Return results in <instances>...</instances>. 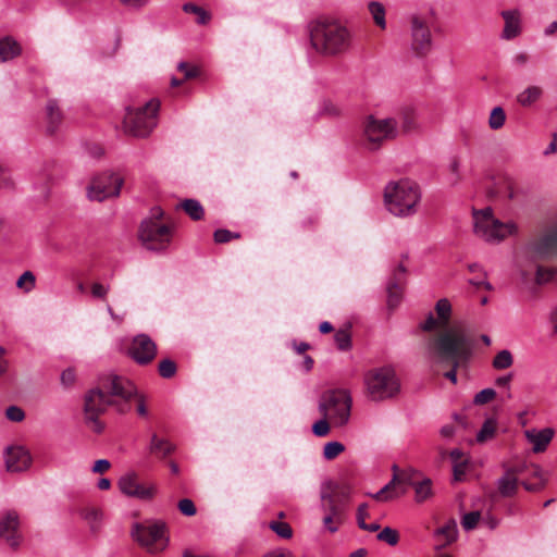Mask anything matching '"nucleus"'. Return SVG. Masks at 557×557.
Here are the masks:
<instances>
[{
    "label": "nucleus",
    "instance_id": "56",
    "mask_svg": "<svg viewBox=\"0 0 557 557\" xmlns=\"http://www.w3.org/2000/svg\"><path fill=\"white\" fill-rule=\"evenodd\" d=\"M109 289H110L109 286H106L99 282H95L90 286V294L95 299L106 301Z\"/></svg>",
    "mask_w": 557,
    "mask_h": 557
},
{
    "label": "nucleus",
    "instance_id": "36",
    "mask_svg": "<svg viewBox=\"0 0 557 557\" xmlns=\"http://www.w3.org/2000/svg\"><path fill=\"white\" fill-rule=\"evenodd\" d=\"M181 207L195 221L201 220L203 216V208L197 200L185 199Z\"/></svg>",
    "mask_w": 557,
    "mask_h": 557
},
{
    "label": "nucleus",
    "instance_id": "3",
    "mask_svg": "<svg viewBox=\"0 0 557 557\" xmlns=\"http://www.w3.org/2000/svg\"><path fill=\"white\" fill-rule=\"evenodd\" d=\"M430 352L435 364L446 368L443 375L457 383V371L467 368L474 348L473 338L459 330L435 334L430 341Z\"/></svg>",
    "mask_w": 557,
    "mask_h": 557
},
{
    "label": "nucleus",
    "instance_id": "48",
    "mask_svg": "<svg viewBox=\"0 0 557 557\" xmlns=\"http://www.w3.org/2000/svg\"><path fill=\"white\" fill-rule=\"evenodd\" d=\"M84 149L87 154L95 160H99L106 153L104 147L99 141H86Z\"/></svg>",
    "mask_w": 557,
    "mask_h": 557
},
{
    "label": "nucleus",
    "instance_id": "26",
    "mask_svg": "<svg viewBox=\"0 0 557 557\" xmlns=\"http://www.w3.org/2000/svg\"><path fill=\"white\" fill-rule=\"evenodd\" d=\"M434 535L438 540V549L444 548L457 540L458 529L455 519H449L443 527L435 530Z\"/></svg>",
    "mask_w": 557,
    "mask_h": 557
},
{
    "label": "nucleus",
    "instance_id": "50",
    "mask_svg": "<svg viewBox=\"0 0 557 557\" xmlns=\"http://www.w3.org/2000/svg\"><path fill=\"white\" fill-rule=\"evenodd\" d=\"M333 423L330 419L322 417L312 425V432L319 437L326 436L330 433Z\"/></svg>",
    "mask_w": 557,
    "mask_h": 557
},
{
    "label": "nucleus",
    "instance_id": "19",
    "mask_svg": "<svg viewBox=\"0 0 557 557\" xmlns=\"http://www.w3.org/2000/svg\"><path fill=\"white\" fill-rule=\"evenodd\" d=\"M397 125L398 122L394 117L377 120L373 115H369L363 123V128L368 139H374L373 135L398 136Z\"/></svg>",
    "mask_w": 557,
    "mask_h": 557
},
{
    "label": "nucleus",
    "instance_id": "55",
    "mask_svg": "<svg viewBox=\"0 0 557 557\" xmlns=\"http://www.w3.org/2000/svg\"><path fill=\"white\" fill-rule=\"evenodd\" d=\"M496 392L493 388H485L479 392L473 399L475 405H485L496 398Z\"/></svg>",
    "mask_w": 557,
    "mask_h": 557
},
{
    "label": "nucleus",
    "instance_id": "41",
    "mask_svg": "<svg viewBox=\"0 0 557 557\" xmlns=\"http://www.w3.org/2000/svg\"><path fill=\"white\" fill-rule=\"evenodd\" d=\"M36 276L32 271H25L16 281V287L24 293H29L35 288Z\"/></svg>",
    "mask_w": 557,
    "mask_h": 557
},
{
    "label": "nucleus",
    "instance_id": "53",
    "mask_svg": "<svg viewBox=\"0 0 557 557\" xmlns=\"http://www.w3.org/2000/svg\"><path fill=\"white\" fill-rule=\"evenodd\" d=\"M136 405V411L140 417H146L148 414V409L145 403V397L140 395L135 387V395L129 398V406L132 407V404Z\"/></svg>",
    "mask_w": 557,
    "mask_h": 557
},
{
    "label": "nucleus",
    "instance_id": "11",
    "mask_svg": "<svg viewBox=\"0 0 557 557\" xmlns=\"http://www.w3.org/2000/svg\"><path fill=\"white\" fill-rule=\"evenodd\" d=\"M163 210L153 208L151 215L145 219L139 227V239L149 250H163L172 239V227L162 222Z\"/></svg>",
    "mask_w": 557,
    "mask_h": 557
},
{
    "label": "nucleus",
    "instance_id": "40",
    "mask_svg": "<svg viewBox=\"0 0 557 557\" xmlns=\"http://www.w3.org/2000/svg\"><path fill=\"white\" fill-rule=\"evenodd\" d=\"M496 428H497V425H496L495 420L487 419L483 423L481 430L479 431V433L476 435V441L479 443H484V442L491 440L496 433Z\"/></svg>",
    "mask_w": 557,
    "mask_h": 557
},
{
    "label": "nucleus",
    "instance_id": "64",
    "mask_svg": "<svg viewBox=\"0 0 557 557\" xmlns=\"http://www.w3.org/2000/svg\"><path fill=\"white\" fill-rule=\"evenodd\" d=\"M262 557H295L294 554L286 549V548H276L273 549L267 554H264Z\"/></svg>",
    "mask_w": 557,
    "mask_h": 557
},
{
    "label": "nucleus",
    "instance_id": "4",
    "mask_svg": "<svg viewBox=\"0 0 557 557\" xmlns=\"http://www.w3.org/2000/svg\"><path fill=\"white\" fill-rule=\"evenodd\" d=\"M310 42L320 54L335 57L348 51L351 44L349 30L336 20L321 17L310 23Z\"/></svg>",
    "mask_w": 557,
    "mask_h": 557
},
{
    "label": "nucleus",
    "instance_id": "9",
    "mask_svg": "<svg viewBox=\"0 0 557 557\" xmlns=\"http://www.w3.org/2000/svg\"><path fill=\"white\" fill-rule=\"evenodd\" d=\"M474 233L487 243L498 244L518 232L513 222L504 223L497 220L491 208L473 210Z\"/></svg>",
    "mask_w": 557,
    "mask_h": 557
},
{
    "label": "nucleus",
    "instance_id": "7",
    "mask_svg": "<svg viewBox=\"0 0 557 557\" xmlns=\"http://www.w3.org/2000/svg\"><path fill=\"white\" fill-rule=\"evenodd\" d=\"M132 539L147 553L158 555L169 546L166 523L162 520L146 519L132 524Z\"/></svg>",
    "mask_w": 557,
    "mask_h": 557
},
{
    "label": "nucleus",
    "instance_id": "13",
    "mask_svg": "<svg viewBox=\"0 0 557 557\" xmlns=\"http://www.w3.org/2000/svg\"><path fill=\"white\" fill-rule=\"evenodd\" d=\"M124 180L113 173H102L95 176L88 187V197L91 200L103 201L120 195Z\"/></svg>",
    "mask_w": 557,
    "mask_h": 557
},
{
    "label": "nucleus",
    "instance_id": "43",
    "mask_svg": "<svg viewBox=\"0 0 557 557\" xmlns=\"http://www.w3.org/2000/svg\"><path fill=\"white\" fill-rule=\"evenodd\" d=\"M334 338L339 350H348L350 348L351 335L348 327L338 330Z\"/></svg>",
    "mask_w": 557,
    "mask_h": 557
},
{
    "label": "nucleus",
    "instance_id": "5",
    "mask_svg": "<svg viewBox=\"0 0 557 557\" xmlns=\"http://www.w3.org/2000/svg\"><path fill=\"white\" fill-rule=\"evenodd\" d=\"M421 197L420 186L409 178L389 182L384 188V207L394 216L409 218L418 212Z\"/></svg>",
    "mask_w": 557,
    "mask_h": 557
},
{
    "label": "nucleus",
    "instance_id": "62",
    "mask_svg": "<svg viewBox=\"0 0 557 557\" xmlns=\"http://www.w3.org/2000/svg\"><path fill=\"white\" fill-rule=\"evenodd\" d=\"M467 469V462L453 465L454 481L459 482L462 480Z\"/></svg>",
    "mask_w": 557,
    "mask_h": 557
},
{
    "label": "nucleus",
    "instance_id": "34",
    "mask_svg": "<svg viewBox=\"0 0 557 557\" xmlns=\"http://www.w3.org/2000/svg\"><path fill=\"white\" fill-rule=\"evenodd\" d=\"M513 364V356L511 351L508 349H503L498 351L493 360H492V367L494 370L502 371L507 370L511 368Z\"/></svg>",
    "mask_w": 557,
    "mask_h": 557
},
{
    "label": "nucleus",
    "instance_id": "38",
    "mask_svg": "<svg viewBox=\"0 0 557 557\" xmlns=\"http://www.w3.org/2000/svg\"><path fill=\"white\" fill-rule=\"evenodd\" d=\"M369 11L373 17L374 23L382 29L386 27L385 22V8L382 3L372 1L368 5Z\"/></svg>",
    "mask_w": 557,
    "mask_h": 557
},
{
    "label": "nucleus",
    "instance_id": "44",
    "mask_svg": "<svg viewBox=\"0 0 557 557\" xmlns=\"http://www.w3.org/2000/svg\"><path fill=\"white\" fill-rule=\"evenodd\" d=\"M376 537L379 541L385 542L391 546H395L399 542L398 531L389 527H385L384 529H382L381 532L376 535Z\"/></svg>",
    "mask_w": 557,
    "mask_h": 557
},
{
    "label": "nucleus",
    "instance_id": "14",
    "mask_svg": "<svg viewBox=\"0 0 557 557\" xmlns=\"http://www.w3.org/2000/svg\"><path fill=\"white\" fill-rule=\"evenodd\" d=\"M435 311L437 318H434L433 314H429L422 324L423 331L430 332L437 329L438 332L436 334H442L447 330H459L463 333H468L461 323L450 325L451 305L448 299H440L435 305Z\"/></svg>",
    "mask_w": 557,
    "mask_h": 557
},
{
    "label": "nucleus",
    "instance_id": "45",
    "mask_svg": "<svg viewBox=\"0 0 557 557\" xmlns=\"http://www.w3.org/2000/svg\"><path fill=\"white\" fill-rule=\"evenodd\" d=\"M345 450V446L339 442H329L324 445L323 456L326 460H333Z\"/></svg>",
    "mask_w": 557,
    "mask_h": 557
},
{
    "label": "nucleus",
    "instance_id": "31",
    "mask_svg": "<svg viewBox=\"0 0 557 557\" xmlns=\"http://www.w3.org/2000/svg\"><path fill=\"white\" fill-rule=\"evenodd\" d=\"M175 450V446L168 440L158 437L157 434H152L150 441V453L156 455L158 458H166Z\"/></svg>",
    "mask_w": 557,
    "mask_h": 557
},
{
    "label": "nucleus",
    "instance_id": "59",
    "mask_svg": "<svg viewBox=\"0 0 557 557\" xmlns=\"http://www.w3.org/2000/svg\"><path fill=\"white\" fill-rule=\"evenodd\" d=\"M356 516L358 527H364L366 518L369 517V505L367 503L360 504L357 508Z\"/></svg>",
    "mask_w": 557,
    "mask_h": 557
},
{
    "label": "nucleus",
    "instance_id": "2",
    "mask_svg": "<svg viewBox=\"0 0 557 557\" xmlns=\"http://www.w3.org/2000/svg\"><path fill=\"white\" fill-rule=\"evenodd\" d=\"M554 260H557V219L528 242L517 259V267L524 282L534 280L542 285L550 282L557 274V268L545 265Z\"/></svg>",
    "mask_w": 557,
    "mask_h": 557
},
{
    "label": "nucleus",
    "instance_id": "47",
    "mask_svg": "<svg viewBox=\"0 0 557 557\" xmlns=\"http://www.w3.org/2000/svg\"><path fill=\"white\" fill-rule=\"evenodd\" d=\"M505 120H506V114H505L504 109L500 107H496L491 112L488 123H490L491 128L498 129L504 125Z\"/></svg>",
    "mask_w": 557,
    "mask_h": 557
},
{
    "label": "nucleus",
    "instance_id": "8",
    "mask_svg": "<svg viewBox=\"0 0 557 557\" xmlns=\"http://www.w3.org/2000/svg\"><path fill=\"white\" fill-rule=\"evenodd\" d=\"M160 100L150 99L144 106L136 109L127 108L123 120L124 133L132 137H148L158 123Z\"/></svg>",
    "mask_w": 557,
    "mask_h": 557
},
{
    "label": "nucleus",
    "instance_id": "30",
    "mask_svg": "<svg viewBox=\"0 0 557 557\" xmlns=\"http://www.w3.org/2000/svg\"><path fill=\"white\" fill-rule=\"evenodd\" d=\"M22 53L20 44L11 37L0 40V62H5L18 57Z\"/></svg>",
    "mask_w": 557,
    "mask_h": 557
},
{
    "label": "nucleus",
    "instance_id": "20",
    "mask_svg": "<svg viewBox=\"0 0 557 557\" xmlns=\"http://www.w3.org/2000/svg\"><path fill=\"white\" fill-rule=\"evenodd\" d=\"M406 274L407 270L403 264H399L393 272L387 284V306L389 310H394L401 301Z\"/></svg>",
    "mask_w": 557,
    "mask_h": 557
},
{
    "label": "nucleus",
    "instance_id": "17",
    "mask_svg": "<svg viewBox=\"0 0 557 557\" xmlns=\"http://www.w3.org/2000/svg\"><path fill=\"white\" fill-rule=\"evenodd\" d=\"M129 355L137 363L148 364L157 355V345L148 335L139 334L132 341Z\"/></svg>",
    "mask_w": 557,
    "mask_h": 557
},
{
    "label": "nucleus",
    "instance_id": "58",
    "mask_svg": "<svg viewBox=\"0 0 557 557\" xmlns=\"http://www.w3.org/2000/svg\"><path fill=\"white\" fill-rule=\"evenodd\" d=\"M5 417L13 422H21L25 418L24 411L16 406H10L5 410Z\"/></svg>",
    "mask_w": 557,
    "mask_h": 557
},
{
    "label": "nucleus",
    "instance_id": "22",
    "mask_svg": "<svg viewBox=\"0 0 557 557\" xmlns=\"http://www.w3.org/2000/svg\"><path fill=\"white\" fill-rule=\"evenodd\" d=\"M47 134L53 136L64 121V112L57 99H49L45 107Z\"/></svg>",
    "mask_w": 557,
    "mask_h": 557
},
{
    "label": "nucleus",
    "instance_id": "27",
    "mask_svg": "<svg viewBox=\"0 0 557 557\" xmlns=\"http://www.w3.org/2000/svg\"><path fill=\"white\" fill-rule=\"evenodd\" d=\"M502 16L505 21V27L503 29V38L512 39L520 34V14L517 10L503 11Z\"/></svg>",
    "mask_w": 557,
    "mask_h": 557
},
{
    "label": "nucleus",
    "instance_id": "54",
    "mask_svg": "<svg viewBox=\"0 0 557 557\" xmlns=\"http://www.w3.org/2000/svg\"><path fill=\"white\" fill-rule=\"evenodd\" d=\"M180 512L186 517H193L197 513V508L194 502L189 498H183L177 503Z\"/></svg>",
    "mask_w": 557,
    "mask_h": 557
},
{
    "label": "nucleus",
    "instance_id": "60",
    "mask_svg": "<svg viewBox=\"0 0 557 557\" xmlns=\"http://www.w3.org/2000/svg\"><path fill=\"white\" fill-rule=\"evenodd\" d=\"M214 242L218 243V244H224V243H228L230 240L233 239V233L231 231H227V230H216L214 232Z\"/></svg>",
    "mask_w": 557,
    "mask_h": 557
},
{
    "label": "nucleus",
    "instance_id": "33",
    "mask_svg": "<svg viewBox=\"0 0 557 557\" xmlns=\"http://www.w3.org/2000/svg\"><path fill=\"white\" fill-rule=\"evenodd\" d=\"M398 478H392V480L383 486L377 493L372 494L371 497L377 502H387L393 498H396L400 492H398L399 486L397 484Z\"/></svg>",
    "mask_w": 557,
    "mask_h": 557
},
{
    "label": "nucleus",
    "instance_id": "16",
    "mask_svg": "<svg viewBox=\"0 0 557 557\" xmlns=\"http://www.w3.org/2000/svg\"><path fill=\"white\" fill-rule=\"evenodd\" d=\"M120 491L129 497H135L141 500H150L154 497L157 488L154 485H143L138 482L135 473H128L119 480Z\"/></svg>",
    "mask_w": 557,
    "mask_h": 557
},
{
    "label": "nucleus",
    "instance_id": "12",
    "mask_svg": "<svg viewBox=\"0 0 557 557\" xmlns=\"http://www.w3.org/2000/svg\"><path fill=\"white\" fill-rule=\"evenodd\" d=\"M364 383L368 396L374 401L392 398L400 388L396 373L391 367L370 370L366 375Z\"/></svg>",
    "mask_w": 557,
    "mask_h": 557
},
{
    "label": "nucleus",
    "instance_id": "23",
    "mask_svg": "<svg viewBox=\"0 0 557 557\" xmlns=\"http://www.w3.org/2000/svg\"><path fill=\"white\" fill-rule=\"evenodd\" d=\"M490 196H500L512 200L516 197V183L507 174H497L493 177V183L488 187Z\"/></svg>",
    "mask_w": 557,
    "mask_h": 557
},
{
    "label": "nucleus",
    "instance_id": "28",
    "mask_svg": "<svg viewBox=\"0 0 557 557\" xmlns=\"http://www.w3.org/2000/svg\"><path fill=\"white\" fill-rule=\"evenodd\" d=\"M81 516L89 525L92 534H98L103 519V511L100 507L88 505L81 510Z\"/></svg>",
    "mask_w": 557,
    "mask_h": 557
},
{
    "label": "nucleus",
    "instance_id": "24",
    "mask_svg": "<svg viewBox=\"0 0 557 557\" xmlns=\"http://www.w3.org/2000/svg\"><path fill=\"white\" fill-rule=\"evenodd\" d=\"M521 467L508 468L505 474L499 479L498 491L504 497H510L516 494L519 484V475L522 474Z\"/></svg>",
    "mask_w": 557,
    "mask_h": 557
},
{
    "label": "nucleus",
    "instance_id": "6",
    "mask_svg": "<svg viewBox=\"0 0 557 557\" xmlns=\"http://www.w3.org/2000/svg\"><path fill=\"white\" fill-rule=\"evenodd\" d=\"M349 498L350 486L346 483L329 482L322 487L323 524L330 532H336L345 521Z\"/></svg>",
    "mask_w": 557,
    "mask_h": 557
},
{
    "label": "nucleus",
    "instance_id": "18",
    "mask_svg": "<svg viewBox=\"0 0 557 557\" xmlns=\"http://www.w3.org/2000/svg\"><path fill=\"white\" fill-rule=\"evenodd\" d=\"M0 537L12 548H17L20 546V517L16 511L9 510L1 518Z\"/></svg>",
    "mask_w": 557,
    "mask_h": 557
},
{
    "label": "nucleus",
    "instance_id": "46",
    "mask_svg": "<svg viewBox=\"0 0 557 557\" xmlns=\"http://www.w3.org/2000/svg\"><path fill=\"white\" fill-rule=\"evenodd\" d=\"M393 478H398L397 484L400 488V493H405V485H412L414 486V482L412 480V474L408 471H400L397 466L393 467Z\"/></svg>",
    "mask_w": 557,
    "mask_h": 557
},
{
    "label": "nucleus",
    "instance_id": "35",
    "mask_svg": "<svg viewBox=\"0 0 557 557\" xmlns=\"http://www.w3.org/2000/svg\"><path fill=\"white\" fill-rule=\"evenodd\" d=\"M183 11L185 13H190L196 15V22L200 25H206L211 20V14L206 11L203 8L198 7L194 3H185L183 5Z\"/></svg>",
    "mask_w": 557,
    "mask_h": 557
},
{
    "label": "nucleus",
    "instance_id": "32",
    "mask_svg": "<svg viewBox=\"0 0 557 557\" xmlns=\"http://www.w3.org/2000/svg\"><path fill=\"white\" fill-rule=\"evenodd\" d=\"M543 95V89L539 86H529L517 96V102L524 108L534 104Z\"/></svg>",
    "mask_w": 557,
    "mask_h": 557
},
{
    "label": "nucleus",
    "instance_id": "63",
    "mask_svg": "<svg viewBox=\"0 0 557 557\" xmlns=\"http://www.w3.org/2000/svg\"><path fill=\"white\" fill-rule=\"evenodd\" d=\"M513 379L512 373H508L506 375L498 376L495 380V385L500 388L510 389V383Z\"/></svg>",
    "mask_w": 557,
    "mask_h": 557
},
{
    "label": "nucleus",
    "instance_id": "42",
    "mask_svg": "<svg viewBox=\"0 0 557 557\" xmlns=\"http://www.w3.org/2000/svg\"><path fill=\"white\" fill-rule=\"evenodd\" d=\"M432 482L430 479H425L420 483L414 484L416 499L417 502H424L432 495Z\"/></svg>",
    "mask_w": 557,
    "mask_h": 557
},
{
    "label": "nucleus",
    "instance_id": "25",
    "mask_svg": "<svg viewBox=\"0 0 557 557\" xmlns=\"http://www.w3.org/2000/svg\"><path fill=\"white\" fill-rule=\"evenodd\" d=\"M527 440L533 445L532 450L540 454L546 450L547 446L554 437V430L550 428L542 429L540 431L531 429L524 432Z\"/></svg>",
    "mask_w": 557,
    "mask_h": 557
},
{
    "label": "nucleus",
    "instance_id": "37",
    "mask_svg": "<svg viewBox=\"0 0 557 557\" xmlns=\"http://www.w3.org/2000/svg\"><path fill=\"white\" fill-rule=\"evenodd\" d=\"M531 473L535 478V481L534 482H524L523 481L521 483L527 491H530V492L540 491L545 485V479H544L543 471L540 467L533 466L531 469Z\"/></svg>",
    "mask_w": 557,
    "mask_h": 557
},
{
    "label": "nucleus",
    "instance_id": "51",
    "mask_svg": "<svg viewBox=\"0 0 557 557\" xmlns=\"http://www.w3.org/2000/svg\"><path fill=\"white\" fill-rule=\"evenodd\" d=\"M159 374L164 379H170L176 373V364L170 359H163L159 362Z\"/></svg>",
    "mask_w": 557,
    "mask_h": 557
},
{
    "label": "nucleus",
    "instance_id": "52",
    "mask_svg": "<svg viewBox=\"0 0 557 557\" xmlns=\"http://www.w3.org/2000/svg\"><path fill=\"white\" fill-rule=\"evenodd\" d=\"M270 529L283 539H289L293 535V530L286 522L271 521Z\"/></svg>",
    "mask_w": 557,
    "mask_h": 557
},
{
    "label": "nucleus",
    "instance_id": "10",
    "mask_svg": "<svg viewBox=\"0 0 557 557\" xmlns=\"http://www.w3.org/2000/svg\"><path fill=\"white\" fill-rule=\"evenodd\" d=\"M351 405V397L346 389H329L321 395L319 412L332 421L333 428H342L350 419Z\"/></svg>",
    "mask_w": 557,
    "mask_h": 557
},
{
    "label": "nucleus",
    "instance_id": "21",
    "mask_svg": "<svg viewBox=\"0 0 557 557\" xmlns=\"http://www.w3.org/2000/svg\"><path fill=\"white\" fill-rule=\"evenodd\" d=\"M32 457L23 446H12L7 449L5 466L10 472H22L29 468Z\"/></svg>",
    "mask_w": 557,
    "mask_h": 557
},
{
    "label": "nucleus",
    "instance_id": "39",
    "mask_svg": "<svg viewBox=\"0 0 557 557\" xmlns=\"http://www.w3.org/2000/svg\"><path fill=\"white\" fill-rule=\"evenodd\" d=\"M460 161L458 158H453L449 164L448 174L446 177L447 184L455 187L462 180V175L459 171Z\"/></svg>",
    "mask_w": 557,
    "mask_h": 557
},
{
    "label": "nucleus",
    "instance_id": "15",
    "mask_svg": "<svg viewBox=\"0 0 557 557\" xmlns=\"http://www.w3.org/2000/svg\"><path fill=\"white\" fill-rule=\"evenodd\" d=\"M411 49L418 57L426 55L432 49L430 28L419 16L411 17Z\"/></svg>",
    "mask_w": 557,
    "mask_h": 557
},
{
    "label": "nucleus",
    "instance_id": "29",
    "mask_svg": "<svg viewBox=\"0 0 557 557\" xmlns=\"http://www.w3.org/2000/svg\"><path fill=\"white\" fill-rule=\"evenodd\" d=\"M401 131L398 136H407L418 127L416 112L410 107H405L399 112Z\"/></svg>",
    "mask_w": 557,
    "mask_h": 557
},
{
    "label": "nucleus",
    "instance_id": "61",
    "mask_svg": "<svg viewBox=\"0 0 557 557\" xmlns=\"http://www.w3.org/2000/svg\"><path fill=\"white\" fill-rule=\"evenodd\" d=\"M321 113L326 116H338L341 114V110L336 104L327 101L323 103Z\"/></svg>",
    "mask_w": 557,
    "mask_h": 557
},
{
    "label": "nucleus",
    "instance_id": "1",
    "mask_svg": "<svg viewBox=\"0 0 557 557\" xmlns=\"http://www.w3.org/2000/svg\"><path fill=\"white\" fill-rule=\"evenodd\" d=\"M135 395V385L124 376L110 375L101 380L98 387L90 389L84 398V417L88 426L96 433L103 430L99 417L109 406L119 412L131 410L129 398Z\"/></svg>",
    "mask_w": 557,
    "mask_h": 557
},
{
    "label": "nucleus",
    "instance_id": "57",
    "mask_svg": "<svg viewBox=\"0 0 557 557\" xmlns=\"http://www.w3.org/2000/svg\"><path fill=\"white\" fill-rule=\"evenodd\" d=\"M177 70L184 74V79H191L199 75V69L187 62H180Z\"/></svg>",
    "mask_w": 557,
    "mask_h": 557
},
{
    "label": "nucleus",
    "instance_id": "49",
    "mask_svg": "<svg viewBox=\"0 0 557 557\" xmlns=\"http://www.w3.org/2000/svg\"><path fill=\"white\" fill-rule=\"evenodd\" d=\"M481 520V512L478 510L470 511L465 513L461 519V525L465 530L470 531L473 530L479 521Z\"/></svg>",
    "mask_w": 557,
    "mask_h": 557
}]
</instances>
